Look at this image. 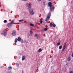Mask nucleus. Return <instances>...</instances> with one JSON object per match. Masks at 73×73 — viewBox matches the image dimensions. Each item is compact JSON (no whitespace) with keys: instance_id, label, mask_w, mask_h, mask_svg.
I'll use <instances>...</instances> for the list:
<instances>
[{"instance_id":"6","label":"nucleus","mask_w":73,"mask_h":73,"mask_svg":"<svg viewBox=\"0 0 73 73\" xmlns=\"http://www.w3.org/2000/svg\"><path fill=\"white\" fill-rule=\"evenodd\" d=\"M52 5L53 3H52L51 2H50L48 3V5L50 7L53 6Z\"/></svg>"},{"instance_id":"9","label":"nucleus","mask_w":73,"mask_h":73,"mask_svg":"<svg viewBox=\"0 0 73 73\" xmlns=\"http://www.w3.org/2000/svg\"><path fill=\"white\" fill-rule=\"evenodd\" d=\"M34 36L35 37H36L37 39H38V38L39 37L38 35L37 34H35Z\"/></svg>"},{"instance_id":"22","label":"nucleus","mask_w":73,"mask_h":73,"mask_svg":"<svg viewBox=\"0 0 73 73\" xmlns=\"http://www.w3.org/2000/svg\"><path fill=\"white\" fill-rule=\"evenodd\" d=\"M20 41H21V42H22V43H23V39H21Z\"/></svg>"},{"instance_id":"34","label":"nucleus","mask_w":73,"mask_h":73,"mask_svg":"<svg viewBox=\"0 0 73 73\" xmlns=\"http://www.w3.org/2000/svg\"><path fill=\"white\" fill-rule=\"evenodd\" d=\"M14 21H12L11 22V23H13Z\"/></svg>"},{"instance_id":"31","label":"nucleus","mask_w":73,"mask_h":73,"mask_svg":"<svg viewBox=\"0 0 73 73\" xmlns=\"http://www.w3.org/2000/svg\"><path fill=\"white\" fill-rule=\"evenodd\" d=\"M23 42H26V41H25V40H24V41H23Z\"/></svg>"},{"instance_id":"11","label":"nucleus","mask_w":73,"mask_h":73,"mask_svg":"<svg viewBox=\"0 0 73 73\" xmlns=\"http://www.w3.org/2000/svg\"><path fill=\"white\" fill-rule=\"evenodd\" d=\"M21 38H20V37H18V39H17L18 41H20V40H21Z\"/></svg>"},{"instance_id":"17","label":"nucleus","mask_w":73,"mask_h":73,"mask_svg":"<svg viewBox=\"0 0 73 73\" xmlns=\"http://www.w3.org/2000/svg\"><path fill=\"white\" fill-rule=\"evenodd\" d=\"M66 44L65 43L63 46V48H66Z\"/></svg>"},{"instance_id":"12","label":"nucleus","mask_w":73,"mask_h":73,"mask_svg":"<svg viewBox=\"0 0 73 73\" xmlns=\"http://www.w3.org/2000/svg\"><path fill=\"white\" fill-rule=\"evenodd\" d=\"M42 51V49H41V48H40L38 50V52H39V53H40V52H41Z\"/></svg>"},{"instance_id":"32","label":"nucleus","mask_w":73,"mask_h":73,"mask_svg":"<svg viewBox=\"0 0 73 73\" xmlns=\"http://www.w3.org/2000/svg\"><path fill=\"white\" fill-rule=\"evenodd\" d=\"M72 57H73V53H72Z\"/></svg>"},{"instance_id":"39","label":"nucleus","mask_w":73,"mask_h":73,"mask_svg":"<svg viewBox=\"0 0 73 73\" xmlns=\"http://www.w3.org/2000/svg\"><path fill=\"white\" fill-rule=\"evenodd\" d=\"M15 18H17L16 17V15H15Z\"/></svg>"},{"instance_id":"5","label":"nucleus","mask_w":73,"mask_h":73,"mask_svg":"<svg viewBox=\"0 0 73 73\" xmlns=\"http://www.w3.org/2000/svg\"><path fill=\"white\" fill-rule=\"evenodd\" d=\"M54 6L50 7V10L51 11H54Z\"/></svg>"},{"instance_id":"15","label":"nucleus","mask_w":73,"mask_h":73,"mask_svg":"<svg viewBox=\"0 0 73 73\" xmlns=\"http://www.w3.org/2000/svg\"><path fill=\"white\" fill-rule=\"evenodd\" d=\"M8 68L9 69H8V70H9L10 69H11L12 68V67H11V66H9Z\"/></svg>"},{"instance_id":"14","label":"nucleus","mask_w":73,"mask_h":73,"mask_svg":"<svg viewBox=\"0 0 73 73\" xmlns=\"http://www.w3.org/2000/svg\"><path fill=\"white\" fill-rule=\"evenodd\" d=\"M62 45L60 46L59 47V49H62Z\"/></svg>"},{"instance_id":"25","label":"nucleus","mask_w":73,"mask_h":73,"mask_svg":"<svg viewBox=\"0 0 73 73\" xmlns=\"http://www.w3.org/2000/svg\"><path fill=\"white\" fill-rule=\"evenodd\" d=\"M4 23H7V21L6 20H5L4 21H3Z\"/></svg>"},{"instance_id":"35","label":"nucleus","mask_w":73,"mask_h":73,"mask_svg":"<svg viewBox=\"0 0 73 73\" xmlns=\"http://www.w3.org/2000/svg\"><path fill=\"white\" fill-rule=\"evenodd\" d=\"M23 0V1H27L28 0Z\"/></svg>"},{"instance_id":"24","label":"nucleus","mask_w":73,"mask_h":73,"mask_svg":"<svg viewBox=\"0 0 73 73\" xmlns=\"http://www.w3.org/2000/svg\"><path fill=\"white\" fill-rule=\"evenodd\" d=\"M50 27H52V23H50Z\"/></svg>"},{"instance_id":"18","label":"nucleus","mask_w":73,"mask_h":73,"mask_svg":"<svg viewBox=\"0 0 73 73\" xmlns=\"http://www.w3.org/2000/svg\"><path fill=\"white\" fill-rule=\"evenodd\" d=\"M70 60H71L70 57H68V61H70Z\"/></svg>"},{"instance_id":"40","label":"nucleus","mask_w":73,"mask_h":73,"mask_svg":"<svg viewBox=\"0 0 73 73\" xmlns=\"http://www.w3.org/2000/svg\"><path fill=\"white\" fill-rule=\"evenodd\" d=\"M41 0H38V1H41Z\"/></svg>"},{"instance_id":"27","label":"nucleus","mask_w":73,"mask_h":73,"mask_svg":"<svg viewBox=\"0 0 73 73\" xmlns=\"http://www.w3.org/2000/svg\"><path fill=\"white\" fill-rule=\"evenodd\" d=\"M57 45H60V42H58L57 44Z\"/></svg>"},{"instance_id":"23","label":"nucleus","mask_w":73,"mask_h":73,"mask_svg":"<svg viewBox=\"0 0 73 73\" xmlns=\"http://www.w3.org/2000/svg\"><path fill=\"white\" fill-rule=\"evenodd\" d=\"M19 22H22L23 21H24V20H19Z\"/></svg>"},{"instance_id":"30","label":"nucleus","mask_w":73,"mask_h":73,"mask_svg":"<svg viewBox=\"0 0 73 73\" xmlns=\"http://www.w3.org/2000/svg\"><path fill=\"white\" fill-rule=\"evenodd\" d=\"M17 66H18V67H19V64L18 63L17 64Z\"/></svg>"},{"instance_id":"8","label":"nucleus","mask_w":73,"mask_h":73,"mask_svg":"<svg viewBox=\"0 0 73 73\" xmlns=\"http://www.w3.org/2000/svg\"><path fill=\"white\" fill-rule=\"evenodd\" d=\"M25 58H26L25 56H23L22 58V60L23 61L25 59Z\"/></svg>"},{"instance_id":"16","label":"nucleus","mask_w":73,"mask_h":73,"mask_svg":"<svg viewBox=\"0 0 73 73\" xmlns=\"http://www.w3.org/2000/svg\"><path fill=\"white\" fill-rule=\"evenodd\" d=\"M30 33L31 35H32V34L33 33V32H32V30L30 31Z\"/></svg>"},{"instance_id":"19","label":"nucleus","mask_w":73,"mask_h":73,"mask_svg":"<svg viewBox=\"0 0 73 73\" xmlns=\"http://www.w3.org/2000/svg\"><path fill=\"white\" fill-rule=\"evenodd\" d=\"M30 25L32 26V27H33V26H34V25L32 23H30Z\"/></svg>"},{"instance_id":"20","label":"nucleus","mask_w":73,"mask_h":73,"mask_svg":"<svg viewBox=\"0 0 73 73\" xmlns=\"http://www.w3.org/2000/svg\"><path fill=\"white\" fill-rule=\"evenodd\" d=\"M43 5H44V6H45V2H43Z\"/></svg>"},{"instance_id":"37","label":"nucleus","mask_w":73,"mask_h":73,"mask_svg":"<svg viewBox=\"0 0 73 73\" xmlns=\"http://www.w3.org/2000/svg\"><path fill=\"white\" fill-rule=\"evenodd\" d=\"M7 73H10V72H7Z\"/></svg>"},{"instance_id":"4","label":"nucleus","mask_w":73,"mask_h":73,"mask_svg":"<svg viewBox=\"0 0 73 73\" xmlns=\"http://www.w3.org/2000/svg\"><path fill=\"white\" fill-rule=\"evenodd\" d=\"M12 36H16V31H13L12 33Z\"/></svg>"},{"instance_id":"41","label":"nucleus","mask_w":73,"mask_h":73,"mask_svg":"<svg viewBox=\"0 0 73 73\" xmlns=\"http://www.w3.org/2000/svg\"><path fill=\"white\" fill-rule=\"evenodd\" d=\"M22 72L23 73V71H22Z\"/></svg>"},{"instance_id":"7","label":"nucleus","mask_w":73,"mask_h":73,"mask_svg":"<svg viewBox=\"0 0 73 73\" xmlns=\"http://www.w3.org/2000/svg\"><path fill=\"white\" fill-rule=\"evenodd\" d=\"M49 19H50V18H49V17H47L46 18V19L45 20L46 21V22H47V21H48L49 20Z\"/></svg>"},{"instance_id":"29","label":"nucleus","mask_w":73,"mask_h":73,"mask_svg":"<svg viewBox=\"0 0 73 73\" xmlns=\"http://www.w3.org/2000/svg\"><path fill=\"white\" fill-rule=\"evenodd\" d=\"M52 27H56V25H55V24L54 25L52 26Z\"/></svg>"},{"instance_id":"21","label":"nucleus","mask_w":73,"mask_h":73,"mask_svg":"<svg viewBox=\"0 0 73 73\" xmlns=\"http://www.w3.org/2000/svg\"><path fill=\"white\" fill-rule=\"evenodd\" d=\"M47 30H48V29L46 28H45L44 29V31H47Z\"/></svg>"},{"instance_id":"1","label":"nucleus","mask_w":73,"mask_h":73,"mask_svg":"<svg viewBox=\"0 0 73 73\" xmlns=\"http://www.w3.org/2000/svg\"><path fill=\"white\" fill-rule=\"evenodd\" d=\"M32 4L31 3H27L26 5V7H27L28 10H29V12L30 14L31 15H34V13H33V10L34 9L33 8H32Z\"/></svg>"},{"instance_id":"2","label":"nucleus","mask_w":73,"mask_h":73,"mask_svg":"<svg viewBox=\"0 0 73 73\" xmlns=\"http://www.w3.org/2000/svg\"><path fill=\"white\" fill-rule=\"evenodd\" d=\"M12 24H19L20 23H13V22H11L9 23L7 25V26L9 28L11 27L12 26Z\"/></svg>"},{"instance_id":"36","label":"nucleus","mask_w":73,"mask_h":73,"mask_svg":"<svg viewBox=\"0 0 73 73\" xmlns=\"http://www.w3.org/2000/svg\"><path fill=\"white\" fill-rule=\"evenodd\" d=\"M66 65H68V63L66 64Z\"/></svg>"},{"instance_id":"10","label":"nucleus","mask_w":73,"mask_h":73,"mask_svg":"<svg viewBox=\"0 0 73 73\" xmlns=\"http://www.w3.org/2000/svg\"><path fill=\"white\" fill-rule=\"evenodd\" d=\"M50 16H51V14L50 13H49L48 14L47 17L50 18Z\"/></svg>"},{"instance_id":"26","label":"nucleus","mask_w":73,"mask_h":73,"mask_svg":"<svg viewBox=\"0 0 73 73\" xmlns=\"http://www.w3.org/2000/svg\"><path fill=\"white\" fill-rule=\"evenodd\" d=\"M40 24H42V21H41V19H40Z\"/></svg>"},{"instance_id":"28","label":"nucleus","mask_w":73,"mask_h":73,"mask_svg":"<svg viewBox=\"0 0 73 73\" xmlns=\"http://www.w3.org/2000/svg\"><path fill=\"white\" fill-rule=\"evenodd\" d=\"M65 48L63 47V48L62 49V51H64V50H65Z\"/></svg>"},{"instance_id":"3","label":"nucleus","mask_w":73,"mask_h":73,"mask_svg":"<svg viewBox=\"0 0 73 73\" xmlns=\"http://www.w3.org/2000/svg\"><path fill=\"white\" fill-rule=\"evenodd\" d=\"M3 33H1V35H3L4 36H5L7 35V31L6 30H4L3 31Z\"/></svg>"},{"instance_id":"13","label":"nucleus","mask_w":73,"mask_h":73,"mask_svg":"<svg viewBox=\"0 0 73 73\" xmlns=\"http://www.w3.org/2000/svg\"><path fill=\"white\" fill-rule=\"evenodd\" d=\"M17 38H16L15 39V43H16V42H17Z\"/></svg>"},{"instance_id":"38","label":"nucleus","mask_w":73,"mask_h":73,"mask_svg":"<svg viewBox=\"0 0 73 73\" xmlns=\"http://www.w3.org/2000/svg\"><path fill=\"white\" fill-rule=\"evenodd\" d=\"M26 42V43H28V42Z\"/></svg>"},{"instance_id":"33","label":"nucleus","mask_w":73,"mask_h":73,"mask_svg":"<svg viewBox=\"0 0 73 73\" xmlns=\"http://www.w3.org/2000/svg\"><path fill=\"white\" fill-rule=\"evenodd\" d=\"M69 73H73V72H72V71H71Z\"/></svg>"}]
</instances>
